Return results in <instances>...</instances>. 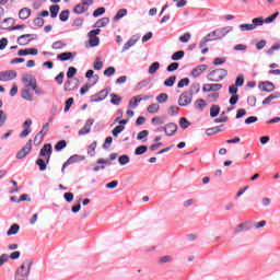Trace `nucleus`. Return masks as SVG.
Listing matches in <instances>:
<instances>
[{
	"label": "nucleus",
	"instance_id": "nucleus-1",
	"mask_svg": "<svg viewBox=\"0 0 280 280\" xmlns=\"http://www.w3.org/2000/svg\"><path fill=\"white\" fill-rule=\"evenodd\" d=\"M33 265V259H25L21 267L16 270L15 280H27L30 277V270H32Z\"/></svg>",
	"mask_w": 280,
	"mask_h": 280
},
{
	"label": "nucleus",
	"instance_id": "nucleus-2",
	"mask_svg": "<svg viewBox=\"0 0 280 280\" xmlns=\"http://www.w3.org/2000/svg\"><path fill=\"white\" fill-rule=\"evenodd\" d=\"M23 84L26 86V89H32L36 95H43V90L38 89V82L36 81V78L32 74H24L22 78Z\"/></svg>",
	"mask_w": 280,
	"mask_h": 280
},
{
	"label": "nucleus",
	"instance_id": "nucleus-3",
	"mask_svg": "<svg viewBox=\"0 0 280 280\" xmlns=\"http://www.w3.org/2000/svg\"><path fill=\"white\" fill-rule=\"evenodd\" d=\"M226 75H229V71L221 68L210 71L207 75V79L209 82H222Z\"/></svg>",
	"mask_w": 280,
	"mask_h": 280
},
{
	"label": "nucleus",
	"instance_id": "nucleus-4",
	"mask_svg": "<svg viewBox=\"0 0 280 280\" xmlns=\"http://www.w3.org/2000/svg\"><path fill=\"white\" fill-rule=\"evenodd\" d=\"M233 30V26L223 27L217 31H213L212 33L208 34L206 37L210 38V40H220L221 38H224L226 34H229Z\"/></svg>",
	"mask_w": 280,
	"mask_h": 280
},
{
	"label": "nucleus",
	"instance_id": "nucleus-5",
	"mask_svg": "<svg viewBox=\"0 0 280 280\" xmlns=\"http://www.w3.org/2000/svg\"><path fill=\"white\" fill-rule=\"evenodd\" d=\"M94 0H81V3L77 4L73 8L74 14H84V12H88L89 8L93 5Z\"/></svg>",
	"mask_w": 280,
	"mask_h": 280
},
{
	"label": "nucleus",
	"instance_id": "nucleus-6",
	"mask_svg": "<svg viewBox=\"0 0 280 280\" xmlns=\"http://www.w3.org/2000/svg\"><path fill=\"white\" fill-rule=\"evenodd\" d=\"M192 100H194V95L191 94V92L186 91L179 95L178 105L179 106H189V104H191Z\"/></svg>",
	"mask_w": 280,
	"mask_h": 280
},
{
	"label": "nucleus",
	"instance_id": "nucleus-7",
	"mask_svg": "<svg viewBox=\"0 0 280 280\" xmlns=\"http://www.w3.org/2000/svg\"><path fill=\"white\" fill-rule=\"evenodd\" d=\"M100 32H102V30L100 28L90 31L89 33L90 47H97V45H100V37H97V34H100Z\"/></svg>",
	"mask_w": 280,
	"mask_h": 280
},
{
	"label": "nucleus",
	"instance_id": "nucleus-8",
	"mask_svg": "<svg viewBox=\"0 0 280 280\" xmlns=\"http://www.w3.org/2000/svg\"><path fill=\"white\" fill-rule=\"evenodd\" d=\"M51 152H52L51 144L49 143L44 144V147L39 151V156H45L46 163H49V161H51Z\"/></svg>",
	"mask_w": 280,
	"mask_h": 280
},
{
	"label": "nucleus",
	"instance_id": "nucleus-9",
	"mask_svg": "<svg viewBox=\"0 0 280 280\" xmlns=\"http://www.w3.org/2000/svg\"><path fill=\"white\" fill-rule=\"evenodd\" d=\"M32 152V140H28L26 144L18 152L16 159H25Z\"/></svg>",
	"mask_w": 280,
	"mask_h": 280
},
{
	"label": "nucleus",
	"instance_id": "nucleus-10",
	"mask_svg": "<svg viewBox=\"0 0 280 280\" xmlns=\"http://www.w3.org/2000/svg\"><path fill=\"white\" fill-rule=\"evenodd\" d=\"M166 137H174L175 132L178 131V125L175 122H168L163 127Z\"/></svg>",
	"mask_w": 280,
	"mask_h": 280
},
{
	"label": "nucleus",
	"instance_id": "nucleus-11",
	"mask_svg": "<svg viewBox=\"0 0 280 280\" xmlns=\"http://www.w3.org/2000/svg\"><path fill=\"white\" fill-rule=\"evenodd\" d=\"M220 89H222V84H220V83H213V84L206 83L202 86L203 93H211V91L218 92V91H220Z\"/></svg>",
	"mask_w": 280,
	"mask_h": 280
},
{
	"label": "nucleus",
	"instance_id": "nucleus-12",
	"mask_svg": "<svg viewBox=\"0 0 280 280\" xmlns=\"http://www.w3.org/2000/svg\"><path fill=\"white\" fill-rule=\"evenodd\" d=\"M79 161H82V158L78 154L70 156L62 165L61 172L65 174V170L69 167V165H73V163H78Z\"/></svg>",
	"mask_w": 280,
	"mask_h": 280
},
{
	"label": "nucleus",
	"instance_id": "nucleus-13",
	"mask_svg": "<svg viewBox=\"0 0 280 280\" xmlns=\"http://www.w3.org/2000/svg\"><path fill=\"white\" fill-rule=\"evenodd\" d=\"M78 89V81L77 79H68L66 83L63 84V91H75Z\"/></svg>",
	"mask_w": 280,
	"mask_h": 280
},
{
	"label": "nucleus",
	"instance_id": "nucleus-14",
	"mask_svg": "<svg viewBox=\"0 0 280 280\" xmlns=\"http://www.w3.org/2000/svg\"><path fill=\"white\" fill-rule=\"evenodd\" d=\"M142 100H150V96L138 95L131 97L129 101V108H137V106H139V102H141Z\"/></svg>",
	"mask_w": 280,
	"mask_h": 280
},
{
	"label": "nucleus",
	"instance_id": "nucleus-15",
	"mask_svg": "<svg viewBox=\"0 0 280 280\" xmlns=\"http://www.w3.org/2000/svg\"><path fill=\"white\" fill-rule=\"evenodd\" d=\"M207 69H209V66H207V65L197 66L191 71L192 78H200V75H202V73H205V71H207Z\"/></svg>",
	"mask_w": 280,
	"mask_h": 280
},
{
	"label": "nucleus",
	"instance_id": "nucleus-16",
	"mask_svg": "<svg viewBox=\"0 0 280 280\" xmlns=\"http://www.w3.org/2000/svg\"><path fill=\"white\" fill-rule=\"evenodd\" d=\"M18 73L15 70H7L2 72V82H10L15 80Z\"/></svg>",
	"mask_w": 280,
	"mask_h": 280
},
{
	"label": "nucleus",
	"instance_id": "nucleus-17",
	"mask_svg": "<svg viewBox=\"0 0 280 280\" xmlns=\"http://www.w3.org/2000/svg\"><path fill=\"white\" fill-rule=\"evenodd\" d=\"M93 124H95L94 119H88L85 125L83 126V128L81 130H79V135L80 137L84 136V135H89V132H91V126H93Z\"/></svg>",
	"mask_w": 280,
	"mask_h": 280
},
{
	"label": "nucleus",
	"instance_id": "nucleus-18",
	"mask_svg": "<svg viewBox=\"0 0 280 280\" xmlns=\"http://www.w3.org/2000/svg\"><path fill=\"white\" fill-rule=\"evenodd\" d=\"M106 97H108V91L102 90L92 96V102H103V100H106Z\"/></svg>",
	"mask_w": 280,
	"mask_h": 280
},
{
	"label": "nucleus",
	"instance_id": "nucleus-19",
	"mask_svg": "<svg viewBox=\"0 0 280 280\" xmlns=\"http://www.w3.org/2000/svg\"><path fill=\"white\" fill-rule=\"evenodd\" d=\"M32 34H25L18 37V45L21 47H25V45H30L32 43V39L30 38Z\"/></svg>",
	"mask_w": 280,
	"mask_h": 280
},
{
	"label": "nucleus",
	"instance_id": "nucleus-20",
	"mask_svg": "<svg viewBox=\"0 0 280 280\" xmlns=\"http://www.w3.org/2000/svg\"><path fill=\"white\" fill-rule=\"evenodd\" d=\"M259 86H262L261 89L266 93H272V91H275V83L270 81L260 82Z\"/></svg>",
	"mask_w": 280,
	"mask_h": 280
},
{
	"label": "nucleus",
	"instance_id": "nucleus-21",
	"mask_svg": "<svg viewBox=\"0 0 280 280\" xmlns=\"http://www.w3.org/2000/svg\"><path fill=\"white\" fill-rule=\"evenodd\" d=\"M137 43H139V37L133 36L131 37L122 47V51H128V49H130V47H135V45H137Z\"/></svg>",
	"mask_w": 280,
	"mask_h": 280
},
{
	"label": "nucleus",
	"instance_id": "nucleus-22",
	"mask_svg": "<svg viewBox=\"0 0 280 280\" xmlns=\"http://www.w3.org/2000/svg\"><path fill=\"white\" fill-rule=\"evenodd\" d=\"M31 15H32V10L28 8H23L19 12V16H20V19H22V21L30 19Z\"/></svg>",
	"mask_w": 280,
	"mask_h": 280
},
{
	"label": "nucleus",
	"instance_id": "nucleus-23",
	"mask_svg": "<svg viewBox=\"0 0 280 280\" xmlns=\"http://www.w3.org/2000/svg\"><path fill=\"white\" fill-rule=\"evenodd\" d=\"M21 95L23 100H26L27 102H34V95H32L30 89H23Z\"/></svg>",
	"mask_w": 280,
	"mask_h": 280
},
{
	"label": "nucleus",
	"instance_id": "nucleus-24",
	"mask_svg": "<svg viewBox=\"0 0 280 280\" xmlns=\"http://www.w3.org/2000/svg\"><path fill=\"white\" fill-rule=\"evenodd\" d=\"M278 97H280V93L270 94L262 101V106H268V104H271L272 101L278 100Z\"/></svg>",
	"mask_w": 280,
	"mask_h": 280
},
{
	"label": "nucleus",
	"instance_id": "nucleus-25",
	"mask_svg": "<svg viewBox=\"0 0 280 280\" xmlns=\"http://www.w3.org/2000/svg\"><path fill=\"white\" fill-rule=\"evenodd\" d=\"M194 106L195 108H197V110H205V108L207 107V101H205L203 98H199L195 102Z\"/></svg>",
	"mask_w": 280,
	"mask_h": 280
},
{
	"label": "nucleus",
	"instance_id": "nucleus-26",
	"mask_svg": "<svg viewBox=\"0 0 280 280\" xmlns=\"http://www.w3.org/2000/svg\"><path fill=\"white\" fill-rule=\"evenodd\" d=\"M153 126H163L165 124V116H155L151 119Z\"/></svg>",
	"mask_w": 280,
	"mask_h": 280
},
{
	"label": "nucleus",
	"instance_id": "nucleus-27",
	"mask_svg": "<svg viewBox=\"0 0 280 280\" xmlns=\"http://www.w3.org/2000/svg\"><path fill=\"white\" fill-rule=\"evenodd\" d=\"M36 165H38L39 167V172H45V170H47V160L39 158L36 160Z\"/></svg>",
	"mask_w": 280,
	"mask_h": 280
},
{
	"label": "nucleus",
	"instance_id": "nucleus-28",
	"mask_svg": "<svg viewBox=\"0 0 280 280\" xmlns=\"http://www.w3.org/2000/svg\"><path fill=\"white\" fill-rule=\"evenodd\" d=\"M73 58V54L72 52H61L57 56L58 60L61 61H67V60H71Z\"/></svg>",
	"mask_w": 280,
	"mask_h": 280
},
{
	"label": "nucleus",
	"instance_id": "nucleus-29",
	"mask_svg": "<svg viewBox=\"0 0 280 280\" xmlns=\"http://www.w3.org/2000/svg\"><path fill=\"white\" fill-rule=\"evenodd\" d=\"M21 226L16 223H14L13 225H11V228L9 229V231L7 232V235L10 237L11 235H16V233H19Z\"/></svg>",
	"mask_w": 280,
	"mask_h": 280
},
{
	"label": "nucleus",
	"instance_id": "nucleus-30",
	"mask_svg": "<svg viewBox=\"0 0 280 280\" xmlns=\"http://www.w3.org/2000/svg\"><path fill=\"white\" fill-rule=\"evenodd\" d=\"M49 10H50L51 19H56V16H58V13L60 12V5L58 4L50 5Z\"/></svg>",
	"mask_w": 280,
	"mask_h": 280
},
{
	"label": "nucleus",
	"instance_id": "nucleus-31",
	"mask_svg": "<svg viewBox=\"0 0 280 280\" xmlns=\"http://www.w3.org/2000/svg\"><path fill=\"white\" fill-rule=\"evenodd\" d=\"M110 23V19L108 18H102L95 23V27H106Z\"/></svg>",
	"mask_w": 280,
	"mask_h": 280
},
{
	"label": "nucleus",
	"instance_id": "nucleus-32",
	"mask_svg": "<svg viewBox=\"0 0 280 280\" xmlns=\"http://www.w3.org/2000/svg\"><path fill=\"white\" fill-rule=\"evenodd\" d=\"M124 130H126V127L124 125H118L113 129L112 135L113 137H119L120 132H124Z\"/></svg>",
	"mask_w": 280,
	"mask_h": 280
},
{
	"label": "nucleus",
	"instance_id": "nucleus-33",
	"mask_svg": "<svg viewBox=\"0 0 280 280\" xmlns=\"http://www.w3.org/2000/svg\"><path fill=\"white\" fill-rule=\"evenodd\" d=\"M161 69V63H159V61L153 62L150 67H149V73L150 75H154V73H156V70Z\"/></svg>",
	"mask_w": 280,
	"mask_h": 280
},
{
	"label": "nucleus",
	"instance_id": "nucleus-34",
	"mask_svg": "<svg viewBox=\"0 0 280 280\" xmlns=\"http://www.w3.org/2000/svg\"><path fill=\"white\" fill-rule=\"evenodd\" d=\"M252 25H255V30H257V27H261V25L266 23V20H264V18H255L252 20Z\"/></svg>",
	"mask_w": 280,
	"mask_h": 280
},
{
	"label": "nucleus",
	"instance_id": "nucleus-35",
	"mask_svg": "<svg viewBox=\"0 0 280 280\" xmlns=\"http://www.w3.org/2000/svg\"><path fill=\"white\" fill-rule=\"evenodd\" d=\"M97 149V141H93L89 147H88V154L91 156H95V150Z\"/></svg>",
	"mask_w": 280,
	"mask_h": 280
},
{
	"label": "nucleus",
	"instance_id": "nucleus-36",
	"mask_svg": "<svg viewBox=\"0 0 280 280\" xmlns=\"http://www.w3.org/2000/svg\"><path fill=\"white\" fill-rule=\"evenodd\" d=\"M222 128H224V126H218L214 128L207 129V135L209 137H211V135H218V132H222Z\"/></svg>",
	"mask_w": 280,
	"mask_h": 280
},
{
	"label": "nucleus",
	"instance_id": "nucleus-37",
	"mask_svg": "<svg viewBox=\"0 0 280 280\" xmlns=\"http://www.w3.org/2000/svg\"><path fill=\"white\" fill-rule=\"evenodd\" d=\"M220 115V106L219 105H212L210 107V117H218Z\"/></svg>",
	"mask_w": 280,
	"mask_h": 280
},
{
	"label": "nucleus",
	"instance_id": "nucleus-38",
	"mask_svg": "<svg viewBox=\"0 0 280 280\" xmlns=\"http://www.w3.org/2000/svg\"><path fill=\"white\" fill-rule=\"evenodd\" d=\"M161 108V106H159V104L153 103L150 104L147 108L148 113H150L151 115H154L159 109Z\"/></svg>",
	"mask_w": 280,
	"mask_h": 280
},
{
	"label": "nucleus",
	"instance_id": "nucleus-39",
	"mask_svg": "<svg viewBox=\"0 0 280 280\" xmlns=\"http://www.w3.org/2000/svg\"><path fill=\"white\" fill-rule=\"evenodd\" d=\"M45 139V136L43 133V131H39L35 138H34V143L35 145H40V143H43V140Z\"/></svg>",
	"mask_w": 280,
	"mask_h": 280
},
{
	"label": "nucleus",
	"instance_id": "nucleus-40",
	"mask_svg": "<svg viewBox=\"0 0 280 280\" xmlns=\"http://www.w3.org/2000/svg\"><path fill=\"white\" fill-rule=\"evenodd\" d=\"M126 14H128V10H126V9L118 10L116 15L114 16V21H119V19H124V16H126Z\"/></svg>",
	"mask_w": 280,
	"mask_h": 280
},
{
	"label": "nucleus",
	"instance_id": "nucleus-41",
	"mask_svg": "<svg viewBox=\"0 0 280 280\" xmlns=\"http://www.w3.org/2000/svg\"><path fill=\"white\" fill-rule=\"evenodd\" d=\"M168 95L166 93H161L160 95L156 96V102L158 104H165L168 100Z\"/></svg>",
	"mask_w": 280,
	"mask_h": 280
},
{
	"label": "nucleus",
	"instance_id": "nucleus-42",
	"mask_svg": "<svg viewBox=\"0 0 280 280\" xmlns=\"http://www.w3.org/2000/svg\"><path fill=\"white\" fill-rule=\"evenodd\" d=\"M148 152V147L147 145H140L135 150V154L137 156H141V154H145Z\"/></svg>",
	"mask_w": 280,
	"mask_h": 280
},
{
	"label": "nucleus",
	"instance_id": "nucleus-43",
	"mask_svg": "<svg viewBox=\"0 0 280 280\" xmlns=\"http://www.w3.org/2000/svg\"><path fill=\"white\" fill-rule=\"evenodd\" d=\"M110 97H112L110 102L115 106H119V104H121V96H119L117 94H110Z\"/></svg>",
	"mask_w": 280,
	"mask_h": 280
},
{
	"label": "nucleus",
	"instance_id": "nucleus-44",
	"mask_svg": "<svg viewBox=\"0 0 280 280\" xmlns=\"http://www.w3.org/2000/svg\"><path fill=\"white\" fill-rule=\"evenodd\" d=\"M240 30H241V32H253V30H255V25H253V24H241Z\"/></svg>",
	"mask_w": 280,
	"mask_h": 280
},
{
	"label": "nucleus",
	"instance_id": "nucleus-45",
	"mask_svg": "<svg viewBox=\"0 0 280 280\" xmlns=\"http://www.w3.org/2000/svg\"><path fill=\"white\" fill-rule=\"evenodd\" d=\"M104 67V62L102 61L101 57H97L94 61V69L95 71H100L102 70V68Z\"/></svg>",
	"mask_w": 280,
	"mask_h": 280
},
{
	"label": "nucleus",
	"instance_id": "nucleus-46",
	"mask_svg": "<svg viewBox=\"0 0 280 280\" xmlns=\"http://www.w3.org/2000/svg\"><path fill=\"white\" fill-rule=\"evenodd\" d=\"M173 84H176V75H172L164 81V86L172 88Z\"/></svg>",
	"mask_w": 280,
	"mask_h": 280
},
{
	"label": "nucleus",
	"instance_id": "nucleus-47",
	"mask_svg": "<svg viewBox=\"0 0 280 280\" xmlns=\"http://www.w3.org/2000/svg\"><path fill=\"white\" fill-rule=\"evenodd\" d=\"M185 58V51L179 50L172 55V60H183Z\"/></svg>",
	"mask_w": 280,
	"mask_h": 280
},
{
	"label": "nucleus",
	"instance_id": "nucleus-48",
	"mask_svg": "<svg viewBox=\"0 0 280 280\" xmlns=\"http://www.w3.org/2000/svg\"><path fill=\"white\" fill-rule=\"evenodd\" d=\"M65 148H67V141L66 140H61V141L57 142L56 145H55L56 152H60V150H65Z\"/></svg>",
	"mask_w": 280,
	"mask_h": 280
},
{
	"label": "nucleus",
	"instance_id": "nucleus-49",
	"mask_svg": "<svg viewBox=\"0 0 280 280\" xmlns=\"http://www.w3.org/2000/svg\"><path fill=\"white\" fill-rule=\"evenodd\" d=\"M118 163L120 165H128V163H130V156H128L127 154L120 155L118 159Z\"/></svg>",
	"mask_w": 280,
	"mask_h": 280
},
{
	"label": "nucleus",
	"instance_id": "nucleus-50",
	"mask_svg": "<svg viewBox=\"0 0 280 280\" xmlns=\"http://www.w3.org/2000/svg\"><path fill=\"white\" fill-rule=\"evenodd\" d=\"M33 25H35L36 27H43V25H45V20L43 18H39L38 15L34 19Z\"/></svg>",
	"mask_w": 280,
	"mask_h": 280
},
{
	"label": "nucleus",
	"instance_id": "nucleus-51",
	"mask_svg": "<svg viewBox=\"0 0 280 280\" xmlns=\"http://www.w3.org/2000/svg\"><path fill=\"white\" fill-rule=\"evenodd\" d=\"M185 86H189V78H184L177 83V89H185Z\"/></svg>",
	"mask_w": 280,
	"mask_h": 280
},
{
	"label": "nucleus",
	"instance_id": "nucleus-52",
	"mask_svg": "<svg viewBox=\"0 0 280 280\" xmlns=\"http://www.w3.org/2000/svg\"><path fill=\"white\" fill-rule=\"evenodd\" d=\"M190 125H191V124L189 122V120H187V118L182 117V118L179 119V126H180V128H183L184 130H186V128H189Z\"/></svg>",
	"mask_w": 280,
	"mask_h": 280
},
{
	"label": "nucleus",
	"instance_id": "nucleus-53",
	"mask_svg": "<svg viewBox=\"0 0 280 280\" xmlns=\"http://www.w3.org/2000/svg\"><path fill=\"white\" fill-rule=\"evenodd\" d=\"M78 73V69L70 67L67 72L68 80H73V77Z\"/></svg>",
	"mask_w": 280,
	"mask_h": 280
},
{
	"label": "nucleus",
	"instance_id": "nucleus-54",
	"mask_svg": "<svg viewBox=\"0 0 280 280\" xmlns=\"http://www.w3.org/2000/svg\"><path fill=\"white\" fill-rule=\"evenodd\" d=\"M188 93H191V95H194V93H200V83H194L190 86V90L188 91Z\"/></svg>",
	"mask_w": 280,
	"mask_h": 280
},
{
	"label": "nucleus",
	"instance_id": "nucleus-55",
	"mask_svg": "<svg viewBox=\"0 0 280 280\" xmlns=\"http://www.w3.org/2000/svg\"><path fill=\"white\" fill-rule=\"evenodd\" d=\"M105 12L106 9L104 7L97 8L96 10H94L93 16L97 19V16H102V14H104Z\"/></svg>",
	"mask_w": 280,
	"mask_h": 280
},
{
	"label": "nucleus",
	"instance_id": "nucleus-56",
	"mask_svg": "<svg viewBox=\"0 0 280 280\" xmlns=\"http://www.w3.org/2000/svg\"><path fill=\"white\" fill-rule=\"evenodd\" d=\"M59 19L62 22L69 21V10L61 11V13L59 14Z\"/></svg>",
	"mask_w": 280,
	"mask_h": 280
},
{
	"label": "nucleus",
	"instance_id": "nucleus-57",
	"mask_svg": "<svg viewBox=\"0 0 280 280\" xmlns=\"http://www.w3.org/2000/svg\"><path fill=\"white\" fill-rule=\"evenodd\" d=\"M115 67H108L107 69L104 70V75L106 78H110V75H115Z\"/></svg>",
	"mask_w": 280,
	"mask_h": 280
},
{
	"label": "nucleus",
	"instance_id": "nucleus-58",
	"mask_svg": "<svg viewBox=\"0 0 280 280\" xmlns=\"http://www.w3.org/2000/svg\"><path fill=\"white\" fill-rule=\"evenodd\" d=\"M191 40V34L190 33H185L179 37L180 43H189Z\"/></svg>",
	"mask_w": 280,
	"mask_h": 280
},
{
	"label": "nucleus",
	"instance_id": "nucleus-59",
	"mask_svg": "<svg viewBox=\"0 0 280 280\" xmlns=\"http://www.w3.org/2000/svg\"><path fill=\"white\" fill-rule=\"evenodd\" d=\"M179 67L178 62H173L171 65L167 66L166 71H168L170 73L176 71Z\"/></svg>",
	"mask_w": 280,
	"mask_h": 280
},
{
	"label": "nucleus",
	"instance_id": "nucleus-60",
	"mask_svg": "<svg viewBox=\"0 0 280 280\" xmlns=\"http://www.w3.org/2000/svg\"><path fill=\"white\" fill-rule=\"evenodd\" d=\"M55 82L61 86V84L65 82V72H60L56 78Z\"/></svg>",
	"mask_w": 280,
	"mask_h": 280
},
{
	"label": "nucleus",
	"instance_id": "nucleus-61",
	"mask_svg": "<svg viewBox=\"0 0 280 280\" xmlns=\"http://www.w3.org/2000/svg\"><path fill=\"white\" fill-rule=\"evenodd\" d=\"M71 106H73V97H70L66 101V105H65V113H69Z\"/></svg>",
	"mask_w": 280,
	"mask_h": 280
},
{
	"label": "nucleus",
	"instance_id": "nucleus-62",
	"mask_svg": "<svg viewBox=\"0 0 280 280\" xmlns=\"http://www.w3.org/2000/svg\"><path fill=\"white\" fill-rule=\"evenodd\" d=\"M148 135H150V131L148 130L140 131L137 136L138 141H143V139H145Z\"/></svg>",
	"mask_w": 280,
	"mask_h": 280
},
{
	"label": "nucleus",
	"instance_id": "nucleus-63",
	"mask_svg": "<svg viewBox=\"0 0 280 280\" xmlns=\"http://www.w3.org/2000/svg\"><path fill=\"white\" fill-rule=\"evenodd\" d=\"M178 110H180V108L176 105H172L170 108H168V114L170 115H178Z\"/></svg>",
	"mask_w": 280,
	"mask_h": 280
},
{
	"label": "nucleus",
	"instance_id": "nucleus-64",
	"mask_svg": "<svg viewBox=\"0 0 280 280\" xmlns=\"http://www.w3.org/2000/svg\"><path fill=\"white\" fill-rule=\"evenodd\" d=\"M172 261V256H162L160 258V264H170Z\"/></svg>",
	"mask_w": 280,
	"mask_h": 280
}]
</instances>
